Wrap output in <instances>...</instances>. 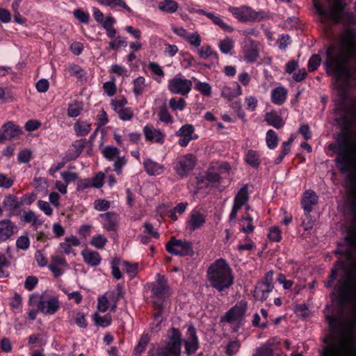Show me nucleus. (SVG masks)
<instances>
[{"instance_id":"f257e3e1","label":"nucleus","mask_w":356,"mask_h":356,"mask_svg":"<svg viewBox=\"0 0 356 356\" xmlns=\"http://www.w3.org/2000/svg\"><path fill=\"white\" fill-rule=\"evenodd\" d=\"M337 254H343L332 268L325 286L331 289L336 280L339 270H343V275L338 280L331 294L338 306L343 309L347 304H351L355 307L352 314L355 318L347 321L343 320L337 314H325V319L330 330L337 335L335 348L350 351L353 346L356 350V257H353L349 249L336 251Z\"/></svg>"},{"instance_id":"f03ea898","label":"nucleus","mask_w":356,"mask_h":356,"mask_svg":"<svg viewBox=\"0 0 356 356\" xmlns=\"http://www.w3.org/2000/svg\"><path fill=\"white\" fill-rule=\"evenodd\" d=\"M349 114L356 124V97L348 105ZM336 144H330L329 150L337 154L334 159L336 167L341 174L348 173L347 179L352 192L356 193V140L350 138L348 128H343L335 136Z\"/></svg>"},{"instance_id":"7ed1b4c3","label":"nucleus","mask_w":356,"mask_h":356,"mask_svg":"<svg viewBox=\"0 0 356 356\" xmlns=\"http://www.w3.org/2000/svg\"><path fill=\"white\" fill-rule=\"evenodd\" d=\"M341 40V45L337 47L330 45L327 48L325 62L327 69L332 70L334 74L337 82H339L342 76L348 80L353 75L349 63L350 58L355 54L356 29L345 28Z\"/></svg>"},{"instance_id":"20e7f679","label":"nucleus","mask_w":356,"mask_h":356,"mask_svg":"<svg viewBox=\"0 0 356 356\" xmlns=\"http://www.w3.org/2000/svg\"><path fill=\"white\" fill-rule=\"evenodd\" d=\"M207 280L211 287L222 292L234 284L233 272L224 259L215 261L207 269Z\"/></svg>"},{"instance_id":"39448f33","label":"nucleus","mask_w":356,"mask_h":356,"mask_svg":"<svg viewBox=\"0 0 356 356\" xmlns=\"http://www.w3.org/2000/svg\"><path fill=\"white\" fill-rule=\"evenodd\" d=\"M333 1L334 6L329 8H325L318 0H313V6L319 16L328 17L334 23L339 24L341 20V15L345 13L346 3L343 0Z\"/></svg>"},{"instance_id":"423d86ee","label":"nucleus","mask_w":356,"mask_h":356,"mask_svg":"<svg viewBox=\"0 0 356 356\" xmlns=\"http://www.w3.org/2000/svg\"><path fill=\"white\" fill-rule=\"evenodd\" d=\"M165 249L168 253L176 256L184 257L194 254L191 242L177 239L175 236H172L166 243Z\"/></svg>"},{"instance_id":"0eeeda50","label":"nucleus","mask_w":356,"mask_h":356,"mask_svg":"<svg viewBox=\"0 0 356 356\" xmlns=\"http://www.w3.org/2000/svg\"><path fill=\"white\" fill-rule=\"evenodd\" d=\"M229 10L241 22L259 21L265 17V13L264 11L255 12L247 6L230 7Z\"/></svg>"},{"instance_id":"6e6552de","label":"nucleus","mask_w":356,"mask_h":356,"mask_svg":"<svg viewBox=\"0 0 356 356\" xmlns=\"http://www.w3.org/2000/svg\"><path fill=\"white\" fill-rule=\"evenodd\" d=\"M197 164V158L193 154H187L177 158L175 170L181 178L186 177Z\"/></svg>"},{"instance_id":"1a4fd4ad","label":"nucleus","mask_w":356,"mask_h":356,"mask_svg":"<svg viewBox=\"0 0 356 356\" xmlns=\"http://www.w3.org/2000/svg\"><path fill=\"white\" fill-rule=\"evenodd\" d=\"M248 304L245 300H241L234 307L230 308L224 316L221 317V322L232 323L234 321H241L247 311Z\"/></svg>"},{"instance_id":"9d476101","label":"nucleus","mask_w":356,"mask_h":356,"mask_svg":"<svg viewBox=\"0 0 356 356\" xmlns=\"http://www.w3.org/2000/svg\"><path fill=\"white\" fill-rule=\"evenodd\" d=\"M192 88L191 80L175 77L170 81L168 90L173 94L187 95Z\"/></svg>"},{"instance_id":"9b49d317","label":"nucleus","mask_w":356,"mask_h":356,"mask_svg":"<svg viewBox=\"0 0 356 356\" xmlns=\"http://www.w3.org/2000/svg\"><path fill=\"white\" fill-rule=\"evenodd\" d=\"M22 134V128L15 124L13 121H9L3 124L0 128V143L5 140H11Z\"/></svg>"},{"instance_id":"f8f14e48","label":"nucleus","mask_w":356,"mask_h":356,"mask_svg":"<svg viewBox=\"0 0 356 356\" xmlns=\"http://www.w3.org/2000/svg\"><path fill=\"white\" fill-rule=\"evenodd\" d=\"M344 241L346 244L338 243V248L334 251V254L340 256L334 264H335V263L343 257V254L336 253V251L339 249H349L352 252L353 256L356 257V254H354V252L351 248V247H356V227L355 226H350L347 229V235L345 236ZM334 266V265H333V267Z\"/></svg>"},{"instance_id":"ddd939ff","label":"nucleus","mask_w":356,"mask_h":356,"mask_svg":"<svg viewBox=\"0 0 356 356\" xmlns=\"http://www.w3.org/2000/svg\"><path fill=\"white\" fill-rule=\"evenodd\" d=\"M171 335L169 337L166 346L172 353L177 356L181 355V334L180 331L175 327L170 329Z\"/></svg>"},{"instance_id":"4468645a","label":"nucleus","mask_w":356,"mask_h":356,"mask_svg":"<svg viewBox=\"0 0 356 356\" xmlns=\"http://www.w3.org/2000/svg\"><path fill=\"white\" fill-rule=\"evenodd\" d=\"M350 351L335 348L334 344H330L323 348L321 356H356V350L353 346H349Z\"/></svg>"},{"instance_id":"2eb2a0df","label":"nucleus","mask_w":356,"mask_h":356,"mask_svg":"<svg viewBox=\"0 0 356 356\" xmlns=\"http://www.w3.org/2000/svg\"><path fill=\"white\" fill-rule=\"evenodd\" d=\"M17 232V225L10 220H0V243L9 239Z\"/></svg>"},{"instance_id":"dca6fc26","label":"nucleus","mask_w":356,"mask_h":356,"mask_svg":"<svg viewBox=\"0 0 356 356\" xmlns=\"http://www.w3.org/2000/svg\"><path fill=\"white\" fill-rule=\"evenodd\" d=\"M163 300L164 298H156L153 300V307L156 311L154 317L156 324L152 323L150 325V330L152 332H157L160 330V325L162 322V314L163 312Z\"/></svg>"},{"instance_id":"f3484780","label":"nucleus","mask_w":356,"mask_h":356,"mask_svg":"<svg viewBox=\"0 0 356 356\" xmlns=\"http://www.w3.org/2000/svg\"><path fill=\"white\" fill-rule=\"evenodd\" d=\"M60 307V302L56 297H52L47 301L40 300L38 304V310L44 314H54Z\"/></svg>"},{"instance_id":"a211bd4d","label":"nucleus","mask_w":356,"mask_h":356,"mask_svg":"<svg viewBox=\"0 0 356 356\" xmlns=\"http://www.w3.org/2000/svg\"><path fill=\"white\" fill-rule=\"evenodd\" d=\"M194 133V127L191 124H185L182 126L177 132V135L181 138L179 140V145L182 147H186L189 142L197 138V136H193Z\"/></svg>"},{"instance_id":"6ab92c4d","label":"nucleus","mask_w":356,"mask_h":356,"mask_svg":"<svg viewBox=\"0 0 356 356\" xmlns=\"http://www.w3.org/2000/svg\"><path fill=\"white\" fill-rule=\"evenodd\" d=\"M2 204L3 208L9 212V217L14 216L15 211L22 206V202L19 201L18 198L13 194L6 195Z\"/></svg>"},{"instance_id":"aec40b11","label":"nucleus","mask_w":356,"mask_h":356,"mask_svg":"<svg viewBox=\"0 0 356 356\" xmlns=\"http://www.w3.org/2000/svg\"><path fill=\"white\" fill-rule=\"evenodd\" d=\"M143 132L146 140L155 141L156 143H163L164 135L159 130L156 129L152 125H146L143 128Z\"/></svg>"},{"instance_id":"412c9836","label":"nucleus","mask_w":356,"mask_h":356,"mask_svg":"<svg viewBox=\"0 0 356 356\" xmlns=\"http://www.w3.org/2000/svg\"><path fill=\"white\" fill-rule=\"evenodd\" d=\"M105 219L104 227L107 231H115L118 225V216L113 212H106L99 215Z\"/></svg>"},{"instance_id":"4be33fe9","label":"nucleus","mask_w":356,"mask_h":356,"mask_svg":"<svg viewBox=\"0 0 356 356\" xmlns=\"http://www.w3.org/2000/svg\"><path fill=\"white\" fill-rule=\"evenodd\" d=\"M81 255L83 257L85 263L92 266H98L102 260L99 252L96 251H92L87 248L82 250Z\"/></svg>"},{"instance_id":"5701e85b","label":"nucleus","mask_w":356,"mask_h":356,"mask_svg":"<svg viewBox=\"0 0 356 356\" xmlns=\"http://www.w3.org/2000/svg\"><path fill=\"white\" fill-rule=\"evenodd\" d=\"M306 195L304 197L302 201V206L307 213H309L312 211V206L316 205L318 203V197L316 195V193L313 191H307L306 192Z\"/></svg>"},{"instance_id":"b1692460","label":"nucleus","mask_w":356,"mask_h":356,"mask_svg":"<svg viewBox=\"0 0 356 356\" xmlns=\"http://www.w3.org/2000/svg\"><path fill=\"white\" fill-rule=\"evenodd\" d=\"M265 121L268 125L276 129H281L285 124L282 118L275 111L267 112L265 115Z\"/></svg>"},{"instance_id":"393cba45","label":"nucleus","mask_w":356,"mask_h":356,"mask_svg":"<svg viewBox=\"0 0 356 356\" xmlns=\"http://www.w3.org/2000/svg\"><path fill=\"white\" fill-rule=\"evenodd\" d=\"M205 222V217L199 211H193L191 214L190 220H188V226L191 231L202 227Z\"/></svg>"},{"instance_id":"a878e982","label":"nucleus","mask_w":356,"mask_h":356,"mask_svg":"<svg viewBox=\"0 0 356 356\" xmlns=\"http://www.w3.org/2000/svg\"><path fill=\"white\" fill-rule=\"evenodd\" d=\"M143 165L145 172L150 176L160 175L163 171V165L149 159L144 162Z\"/></svg>"},{"instance_id":"bb28decb","label":"nucleus","mask_w":356,"mask_h":356,"mask_svg":"<svg viewBox=\"0 0 356 356\" xmlns=\"http://www.w3.org/2000/svg\"><path fill=\"white\" fill-rule=\"evenodd\" d=\"M250 46L245 50L244 58L248 63H254L258 56L259 51L255 42L253 40L250 41Z\"/></svg>"},{"instance_id":"cd10ccee","label":"nucleus","mask_w":356,"mask_h":356,"mask_svg":"<svg viewBox=\"0 0 356 356\" xmlns=\"http://www.w3.org/2000/svg\"><path fill=\"white\" fill-rule=\"evenodd\" d=\"M273 288L274 286L268 288L267 284L263 282L259 283L254 289V296L261 301L266 300L268 296V293L273 291Z\"/></svg>"},{"instance_id":"c85d7f7f","label":"nucleus","mask_w":356,"mask_h":356,"mask_svg":"<svg viewBox=\"0 0 356 356\" xmlns=\"http://www.w3.org/2000/svg\"><path fill=\"white\" fill-rule=\"evenodd\" d=\"M241 88L238 83H234V88L232 89L230 87L224 86L221 90L222 96L231 100L233 97L239 96L241 94Z\"/></svg>"},{"instance_id":"c756f323","label":"nucleus","mask_w":356,"mask_h":356,"mask_svg":"<svg viewBox=\"0 0 356 356\" xmlns=\"http://www.w3.org/2000/svg\"><path fill=\"white\" fill-rule=\"evenodd\" d=\"M287 91L282 87H278L275 88L272 91V102L277 105L282 104L286 97Z\"/></svg>"},{"instance_id":"7c9ffc66","label":"nucleus","mask_w":356,"mask_h":356,"mask_svg":"<svg viewBox=\"0 0 356 356\" xmlns=\"http://www.w3.org/2000/svg\"><path fill=\"white\" fill-rule=\"evenodd\" d=\"M149 342V337L148 334H143L141 335L138 344L134 348L133 355L134 356H140L141 353L144 352L147 344Z\"/></svg>"},{"instance_id":"2f4dec72","label":"nucleus","mask_w":356,"mask_h":356,"mask_svg":"<svg viewBox=\"0 0 356 356\" xmlns=\"http://www.w3.org/2000/svg\"><path fill=\"white\" fill-rule=\"evenodd\" d=\"M245 160L248 165L254 168H258L261 163L259 154L252 149L247 152Z\"/></svg>"},{"instance_id":"473e14b6","label":"nucleus","mask_w":356,"mask_h":356,"mask_svg":"<svg viewBox=\"0 0 356 356\" xmlns=\"http://www.w3.org/2000/svg\"><path fill=\"white\" fill-rule=\"evenodd\" d=\"M92 318L95 325L102 327H106L110 325L112 321V318L110 314H106L104 316H102L97 312L93 314Z\"/></svg>"},{"instance_id":"72a5a7b5","label":"nucleus","mask_w":356,"mask_h":356,"mask_svg":"<svg viewBox=\"0 0 356 356\" xmlns=\"http://www.w3.org/2000/svg\"><path fill=\"white\" fill-rule=\"evenodd\" d=\"M74 131L77 136H86L91 130V124L86 122H77L74 124Z\"/></svg>"},{"instance_id":"f704fd0d","label":"nucleus","mask_w":356,"mask_h":356,"mask_svg":"<svg viewBox=\"0 0 356 356\" xmlns=\"http://www.w3.org/2000/svg\"><path fill=\"white\" fill-rule=\"evenodd\" d=\"M177 3L173 0H164L159 5V8L161 10L168 13H174L177 10Z\"/></svg>"},{"instance_id":"c9c22d12","label":"nucleus","mask_w":356,"mask_h":356,"mask_svg":"<svg viewBox=\"0 0 356 356\" xmlns=\"http://www.w3.org/2000/svg\"><path fill=\"white\" fill-rule=\"evenodd\" d=\"M278 136L275 131L270 129L266 133V141L269 149H275L278 144Z\"/></svg>"},{"instance_id":"e433bc0d","label":"nucleus","mask_w":356,"mask_h":356,"mask_svg":"<svg viewBox=\"0 0 356 356\" xmlns=\"http://www.w3.org/2000/svg\"><path fill=\"white\" fill-rule=\"evenodd\" d=\"M83 109L82 102H75L74 104H70L67 108V115L70 118H75L79 115Z\"/></svg>"},{"instance_id":"4c0bfd02","label":"nucleus","mask_w":356,"mask_h":356,"mask_svg":"<svg viewBox=\"0 0 356 356\" xmlns=\"http://www.w3.org/2000/svg\"><path fill=\"white\" fill-rule=\"evenodd\" d=\"M120 150L113 146H106L102 150L104 156L109 161L114 160L115 158L119 156Z\"/></svg>"},{"instance_id":"58836bf2","label":"nucleus","mask_w":356,"mask_h":356,"mask_svg":"<svg viewBox=\"0 0 356 356\" xmlns=\"http://www.w3.org/2000/svg\"><path fill=\"white\" fill-rule=\"evenodd\" d=\"M158 116L159 120L165 123H171L172 122V117L168 112L165 103L160 106Z\"/></svg>"},{"instance_id":"ea45409f","label":"nucleus","mask_w":356,"mask_h":356,"mask_svg":"<svg viewBox=\"0 0 356 356\" xmlns=\"http://www.w3.org/2000/svg\"><path fill=\"white\" fill-rule=\"evenodd\" d=\"M107 242V238L102 234H97L92 236L90 244L97 249H103Z\"/></svg>"},{"instance_id":"a19ab883","label":"nucleus","mask_w":356,"mask_h":356,"mask_svg":"<svg viewBox=\"0 0 356 356\" xmlns=\"http://www.w3.org/2000/svg\"><path fill=\"white\" fill-rule=\"evenodd\" d=\"M249 200V195L248 191V186H243L238 192L234 197V201L237 202H241L245 205V203L248 202Z\"/></svg>"},{"instance_id":"79ce46f5","label":"nucleus","mask_w":356,"mask_h":356,"mask_svg":"<svg viewBox=\"0 0 356 356\" xmlns=\"http://www.w3.org/2000/svg\"><path fill=\"white\" fill-rule=\"evenodd\" d=\"M169 106L173 111H182L186 107V102L182 97L179 99L174 97L170 99Z\"/></svg>"},{"instance_id":"37998d69","label":"nucleus","mask_w":356,"mask_h":356,"mask_svg":"<svg viewBox=\"0 0 356 356\" xmlns=\"http://www.w3.org/2000/svg\"><path fill=\"white\" fill-rule=\"evenodd\" d=\"M234 48V41L227 37L219 43V49L223 54H228Z\"/></svg>"},{"instance_id":"c03bdc74","label":"nucleus","mask_w":356,"mask_h":356,"mask_svg":"<svg viewBox=\"0 0 356 356\" xmlns=\"http://www.w3.org/2000/svg\"><path fill=\"white\" fill-rule=\"evenodd\" d=\"M241 343L238 340L229 341L226 346L225 353L228 356L234 355L239 350Z\"/></svg>"},{"instance_id":"a18cd8bd","label":"nucleus","mask_w":356,"mask_h":356,"mask_svg":"<svg viewBox=\"0 0 356 356\" xmlns=\"http://www.w3.org/2000/svg\"><path fill=\"white\" fill-rule=\"evenodd\" d=\"M145 86V79L143 76H139L134 81L133 91L136 96L143 93V89Z\"/></svg>"},{"instance_id":"49530a36","label":"nucleus","mask_w":356,"mask_h":356,"mask_svg":"<svg viewBox=\"0 0 356 356\" xmlns=\"http://www.w3.org/2000/svg\"><path fill=\"white\" fill-rule=\"evenodd\" d=\"M321 58L318 54H313L308 61L309 72H314L317 70L321 65Z\"/></svg>"},{"instance_id":"de8ad7c7","label":"nucleus","mask_w":356,"mask_h":356,"mask_svg":"<svg viewBox=\"0 0 356 356\" xmlns=\"http://www.w3.org/2000/svg\"><path fill=\"white\" fill-rule=\"evenodd\" d=\"M195 88L204 96L211 95V87L208 83L197 81L195 84Z\"/></svg>"},{"instance_id":"09e8293b","label":"nucleus","mask_w":356,"mask_h":356,"mask_svg":"<svg viewBox=\"0 0 356 356\" xmlns=\"http://www.w3.org/2000/svg\"><path fill=\"white\" fill-rule=\"evenodd\" d=\"M123 266L125 268L126 273L131 277H135L138 273V264L137 263L131 264L129 261H123Z\"/></svg>"},{"instance_id":"8fccbe9b","label":"nucleus","mask_w":356,"mask_h":356,"mask_svg":"<svg viewBox=\"0 0 356 356\" xmlns=\"http://www.w3.org/2000/svg\"><path fill=\"white\" fill-rule=\"evenodd\" d=\"M86 143V140L85 138L75 140L72 144V146L75 148V156L70 159H76L81 154Z\"/></svg>"},{"instance_id":"3c124183","label":"nucleus","mask_w":356,"mask_h":356,"mask_svg":"<svg viewBox=\"0 0 356 356\" xmlns=\"http://www.w3.org/2000/svg\"><path fill=\"white\" fill-rule=\"evenodd\" d=\"M199 347L198 341L186 340L185 341V350L188 355H191L196 352Z\"/></svg>"},{"instance_id":"603ef678","label":"nucleus","mask_w":356,"mask_h":356,"mask_svg":"<svg viewBox=\"0 0 356 356\" xmlns=\"http://www.w3.org/2000/svg\"><path fill=\"white\" fill-rule=\"evenodd\" d=\"M340 23L344 24H356V15L353 12H345L341 15V20Z\"/></svg>"},{"instance_id":"864d4df0","label":"nucleus","mask_w":356,"mask_h":356,"mask_svg":"<svg viewBox=\"0 0 356 356\" xmlns=\"http://www.w3.org/2000/svg\"><path fill=\"white\" fill-rule=\"evenodd\" d=\"M31 151L29 149H24L19 152L17 160L20 163H27L31 160Z\"/></svg>"},{"instance_id":"5fc2aeb1","label":"nucleus","mask_w":356,"mask_h":356,"mask_svg":"<svg viewBox=\"0 0 356 356\" xmlns=\"http://www.w3.org/2000/svg\"><path fill=\"white\" fill-rule=\"evenodd\" d=\"M119 118L122 120H130L134 116L133 111L131 108H121L119 111H115Z\"/></svg>"},{"instance_id":"6e6d98bb","label":"nucleus","mask_w":356,"mask_h":356,"mask_svg":"<svg viewBox=\"0 0 356 356\" xmlns=\"http://www.w3.org/2000/svg\"><path fill=\"white\" fill-rule=\"evenodd\" d=\"M241 220L248 221V226L243 227L241 229V231L246 234L253 232V231L254 229V226L252 223V222L253 220L252 217L251 216H250L249 214H245V216L242 217Z\"/></svg>"},{"instance_id":"4d7b16f0","label":"nucleus","mask_w":356,"mask_h":356,"mask_svg":"<svg viewBox=\"0 0 356 356\" xmlns=\"http://www.w3.org/2000/svg\"><path fill=\"white\" fill-rule=\"evenodd\" d=\"M168 290V286L154 284L152 287V293L155 298H164Z\"/></svg>"},{"instance_id":"13d9d810","label":"nucleus","mask_w":356,"mask_h":356,"mask_svg":"<svg viewBox=\"0 0 356 356\" xmlns=\"http://www.w3.org/2000/svg\"><path fill=\"white\" fill-rule=\"evenodd\" d=\"M274 353L273 349L266 345L257 349V353L253 356H273Z\"/></svg>"},{"instance_id":"bf43d9fd","label":"nucleus","mask_w":356,"mask_h":356,"mask_svg":"<svg viewBox=\"0 0 356 356\" xmlns=\"http://www.w3.org/2000/svg\"><path fill=\"white\" fill-rule=\"evenodd\" d=\"M30 241L27 236H19L16 241V246L17 248L25 250L29 248Z\"/></svg>"},{"instance_id":"052dcab7","label":"nucleus","mask_w":356,"mask_h":356,"mask_svg":"<svg viewBox=\"0 0 356 356\" xmlns=\"http://www.w3.org/2000/svg\"><path fill=\"white\" fill-rule=\"evenodd\" d=\"M74 17L82 23H88L90 19L88 13L81 9H76L74 11Z\"/></svg>"},{"instance_id":"680f3d73","label":"nucleus","mask_w":356,"mask_h":356,"mask_svg":"<svg viewBox=\"0 0 356 356\" xmlns=\"http://www.w3.org/2000/svg\"><path fill=\"white\" fill-rule=\"evenodd\" d=\"M268 236L270 241H280L282 239L281 232L277 227H273L270 229Z\"/></svg>"},{"instance_id":"e2e57ef3","label":"nucleus","mask_w":356,"mask_h":356,"mask_svg":"<svg viewBox=\"0 0 356 356\" xmlns=\"http://www.w3.org/2000/svg\"><path fill=\"white\" fill-rule=\"evenodd\" d=\"M187 41L193 46L198 47L201 44V38L200 35L195 32L186 37Z\"/></svg>"},{"instance_id":"0e129e2a","label":"nucleus","mask_w":356,"mask_h":356,"mask_svg":"<svg viewBox=\"0 0 356 356\" xmlns=\"http://www.w3.org/2000/svg\"><path fill=\"white\" fill-rule=\"evenodd\" d=\"M23 218L25 222H33L34 225L38 223V218L33 211H24Z\"/></svg>"},{"instance_id":"69168bd1","label":"nucleus","mask_w":356,"mask_h":356,"mask_svg":"<svg viewBox=\"0 0 356 356\" xmlns=\"http://www.w3.org/2000/svg\"><path fill=\"white\" fill-rule=\"evenodd\" d=\"M94 207L98 211H106L110 207V202L106 200H97L94 202Z\"/></svg>"},{"instance_id":"338daca9","label":"nucleus","mask_w":356,"mask_h":356,"mask_svg":"<svg viewBox=\"0 0 356 356\" xmlns=\"http://www.w3.org/2000/svg\"><path fill=\"white\" fill-rule=\"evenodd\" d=\"M104 174L102 172L97 173L92 179V186L94 188H99L104 184Z\"/></svg>"},{"instance_id":"774afa93","label":"nucleus","mask_w":356,"mask_h":356,"mask_svg":"<svg viewBox=\"0 0 356 356\" xmlns=\"http://www.w3.org/2000/svg\"><path fill=\"white\" fill-rule=\"evenodd\" d=\"M38 280L35 276H29L24 282V287L28 291H32L37 284Z\"/></svg>"}]
</instances>
